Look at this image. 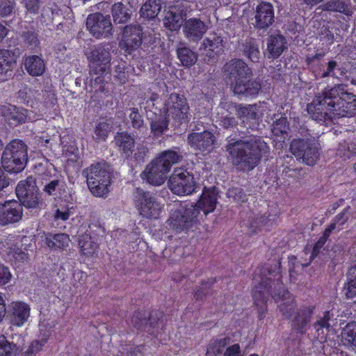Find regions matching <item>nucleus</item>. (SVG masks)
<instances>
[{
  "label": "nucleus",
  "instance_id": "f257e3e1",
  "mask_svg": "<svg viewBox=\"0 0 356 356\" xmlns=\"http://www.w3.org/2000/svg\"><path fill=\"white\" fill-rule=\"evenodd\" d=\"M257 277L260 278L258 284L252 288L254 305L258 310V319L263 320L267 313V302L270 296L275 302H283L290 295V292L282 280L281 262L275 261L273 264H264L254 271L253 280L257 282Z\"/></svg>",
  "mask_w": 356,
  "mask_h": 356
},
{
  "label": "nucleus",
  "instance_id": "f03ea898",
  "mask_svg": "<svg viewBox=\"0 0 356 356\" xmlns=\"http://www.w3.org/2000/svg\"><path fill=\"white\" fill-rule=\"evenodd\" d=\"M217 200L215 187L209 188L204 187L200 199L195 204L184 202L171 213L168 220L169 227L177 233L188 232L196 227L200 211L207 215L215 210Z\"/></svg>",
  "mask_w": 356,
  "mask_h": 356
},
{
  "label": "nucleus",
  "instance_id": "7ed1b4c3",
  "mask_svg": "<svg viewBox=\"0 0 356 356\" xmlns=\"http://www.w3.org/2000/svg\"><path fill=\"white\" fill-rule=\"evenodd\" d=\"M230 160L237 170L251 171L260 162L264 154L269 152V147L260 136L248 140L227 138L225 145Z\"/></svg>",
  "mask_w": 356,
  "mask_h": 356
},
{
  "label": "nucleus",
  "instance_id": "20e7f679",
  "mask_svg": "<svg viewBox=\"0 0 356 356\" xmlns=\"http://www.w3.org/2000/svg\"><path fill=\"white\" fill-rule=\"evenodd\" d=\"M229 77L233 79V90L235 94L246 97H254L261 88V82L252 79V72L248 65L241 59L232 60L228 67Z\"/></svg>",
  "mask_w": 356,
  "mask_h": 356
},
{
  "label": "nucleus",
  "instance_id": "39448f33",
  "mask_svg": "<svg viewBox=\"0 0 356 356\" xmlns=\"http://www.w3.org/2000/svg\"><path fill=\"white\" fill-rule=\"evenodd\" d=\"M295 299L290 293L285 300L278 305V307L282 315L291 321L292 330L298 334H304L310 325L316 306L302 304L295 309Z\"/></svg>",
  "mask_w": 356,
  "mask_h": 356
},
{
  "label": "nucleus",
  "instance_id": "423d86ee",
  "mask_svg": "<svg viewBox=\"0 0 356 356\" xmlns=\"http://www.w3.org/2000/svg\"><path fill=\"white\" fill-rule=\"evenodd\" d=\"M86 178L87 186L95 197L107 195L113 178V170L106 163L97 162L83 170Z\"/></svg>",
  "mask_w": 356,
  "mask_h": 356
},
{
  "label": "nucleus",
  "instance_id": "0eeeda50",
  "mask_svg": "<svg viewBox=\"0 0 356 356\" xmlns=\"http://www.w3.org/2000/svg\"><path fill=\"white\" fill-rule=\"evenodd\" d=\"M28 161L26 145L20 140H13L5 147L1 156V165L9 173L22 171Z\"/></svg>",
  "mask_w": 356,
  "mask_h": 356
},
{
  "label": "nucleus",
  "instance_id": "6e6552de",
  "mask_svg": "<svg viewBox=\"0 0 356 356\" xmlns=\"http://www.w3.org/2000/svg\"><path fill=\"white\" fill-rule=\"evenodd\" d=\"M344 84H337L330 88L329 95L333 104L332 116L353 117L356 113V95L348 92Z\"/></svg>",
  "mask_w": 356,
  "mask_h": 356
},
{
  "label": "nucleus",
  "instance_id": "1a4fd4ad",
  "mask_svg": "<svg viewBox=\"0 0 356 356\" xmlns=\"http://www.w3.org/2000/svg\"><path fill=\"white\" fill-rule=\"evenodd\" d=\"M168 186L172 193L186 196L196 192L197 182L192 170L179 167L174 169L168 179Z\"/></svg>",
  "mask_w": 356,
  "mask_h": 356
},
{
  "label": "nucleus",
  "instance_id": "9d476101",
  "mask_svg": "<svg viewBox=\"0 0 356 356\" xmlns=\"http://www.w3.org/2000/svg\"><path fill=\"white\" fill-rule=\"evenodd\" d=\"M165 107L163 111L166 112V115L172 117L175 127H179L181 124L188 125L191 119L190 108L184 95L171 93L165 104Z\"/></svg>",
  "mask_w": 356,
  "mask_h": 356
},
{
  "label": "nucleus",
  "instance_id": "9b49d317",
  "mask_svg": "<svg viewBox=\"0 0 356 356\" xmlns=\"http://www.w3.org/2000/svg\"><path fill=\"white\" fill-rule=\"evenodd\" d=\"M291 153L308 165H314L320 156L319 144L315 138H293L290 143Z\"/></svg>",
  "mask_w": 356,
  "mask_h": 356
},
{
  "label": "nucleus",
  "instance_id": "f8f14e48",
  "mask_svg": "<svg viewBox=\"0 0 356 356\" xmlns=\"http://www.w3.org/2000/svg\"><path fill=\"white\" fill-rule=\"evenodd\" d=\"M15 193L21 205L29 209L39 208L42 202L40 200L36 179L32 176L21 180L15 188Z\"/></svg>",
  "mask_w": 356,
  "mask_h": 356
},
{
  "label": "nucleus",
  "instance_id": "ddd939ff",
  "mask_svg": "<svg viewBox=\"0 0 356 356\" xmlns=\"http://www.w3.org/2000/svg\"><path fill=\"white\" fill-rule=\"evenodd\" d=\"M330 88L329 87L325 88L322 95L316 97L307 106L308 114L316 122H325L332 118V110L334 107L331 98L334 97L328 94L330 92Z\"/></svg>",
  "mask_w": 356,
  "mask_h": 356
},
{
  "label": "nucleus",
  "instance_id": "4468645a",
  "mask_svg": "<svg viewBox=\"0 0 356 356\" xmlns=\"http://www.w3.org/2000/svg\"><path fill=\"white\" fill-rule=\"evenodd\" d=\"M135 204L140 215L148 219L158 218L163 209L154 195L140 188L136 190Z\"/></svg>",
  "mask_w": 356,
  "mask_h": 356
},
{
  "label": "nucleus",
  "instance_id": "2eb2a0df",
  "mask_svg": "<svg viewBox=\"0 0 356 356\" xmlns=\"http://www.w3.org/2000/svg\"><path fill=\"white\" fill-rule=\"evenodd\" d=\"M86 27L90 33L97 39L108 38L113 33L110 16L100 13L90 14L86 19Z\"/></svg>",
  "mask_w": 356,
  "mask_h": 356
},
{
  "label": "nucleus",
  "instance_id": "dca6fc26",
  "mask_svg": "<svg viewBox=\"0 0 356 356\" xmlns=\"http://www.w3.org/2000/svg\"><path fill=\"white\" fill-rule=\"evenodd\" d=\"M143 31L139 24H130L124 26L122 38L119 42L121 50L131 54L138 50L143 42Z\"/></svg>",
  "mask_w": 356,
  "mask_h": 356
},
{
  "label": "nucleus",
  "instance_id": "f3484780",
  "mask_svg": "<svg viewBox=\"0 0 356 356\" xmlns=\"http://www.w3.org/2000/svg\"><path fill=\"white\" fill-rule=\"evenodd\" d=\"M163 312L156 309L152 311L147 318L145 312H135L130 319L131 325L138 330H145L151 335H154L151 329L156 327L163 318Z\"/></svg>",
  "mask_w": 356,
  "mask_h": 356
},
{
  "label": "nucleus",
  "instance_id": "a211bd4d",
  "mask_svg": "<svg viewBox=\"0 0 356 356\" xmlns=\"http://www.w3.org/2000/svg\"><path fill=\"white\" fill-rule=\"evenodd\" d=\"M88 59L90 70L92 72H107V70L110 67L111 53L104 46L99 44L90 51Z\"/></svg>",
  "mask_w": 356,
  "mask_h": 356
},
{
  "label": "nucleus",
  "instance_id": "6ab92c4d",
  "mask_svg": "<svg viewBox=\"0 0 356 356\" xmlns=\"http://www.w3.org/2000/svg\"><path fill=\"white\" fill-rule=\"evenodd\" d=\"M275 21V13L273 5L266 1H261L254 11V26L257 29L267 30Z\"/></svg>",
  "mask_w": 356,
  "mask_h": 356
},
{
  "label": "nucleus",
  "instance_id": "aec40b11",
  "mask_svg": "<svg viewBox=\"0 0 356 356\" xmlns=\"http://www.w3.org/2000/svg\"><path fill=\"white\" fill-rule=\"evenodd\" d=\"M31 307L24 302L14 301L6 308L7 316L11 325L21 327L25 324L30 316Z\"/></svg>",
  "mask_w": 356,
  "mask_h": 356
},
{
  "label": "nucleus",
  "instance_id": "412c9836",
  "mask_svg": "<svg viewBox=\"0 0 356 356\" xmlns=\"http://www.w3.org/2000/svg\"><path fill=\"white\" fill-rule=\"evenodd\" d=\"M22 207L16 200L0 204V225L5 226L19 221L22 218Z\"/></svg>",
  "mask_w": 356,
  "mask_h": 356
},
{
  "label": "nucleus",
  "instance_id": "4be33fe9",
  "mask_svg": "<svg viewBox=\"0 0 356 356\" xmlns=\"http://www.w3.org/2000/svg\"><path fill=\"white\" fill-rule=\"evenodd\" d=\"M187 140L192 148L201 152H210L213 148L216 138L211 132L204 131L190 133Z\"/></svg>",
  "mask_w": 356,
  "mask_h": 356
},
{
  "label": "nucleus",
  "instance_id": "5701e85b",
  "mask_svg": "<svg viewBox=\"0 0 356 356\" xmlns=\"http://www.w3.org/2000/svg\"><path fill=\"white\" fill-rule=\"evenodd\" d=\"M207 31V26L204 22L197 18L186 19L183 25V32L185 37L190 41H200Z\"/></svg>",
  "mask_w": 356,
  "mask_h": 356
},
{
  "label": "nucleus",
  "instance_id": "b1692460",
  "mask_svg": "<svg viewBox=\"0 0 356 356\" xmlns=\"http://www.w3.org/2000/svg\"><path fill=\"white\" fill-rule=\"evenodd\" d=\"M170 171L165 170L163 165L156 159H154L147 165L143 172L147 182L153 186L162 185L167 178V174Z\"/></svg>",
  "mask_w": 356,
  "mask_h": 356
},
{
  "label": "nucleus",
  "instance_id": "393cba45",
  "mask_svg": "<svg viewBox=\"0 0 356 356\" xmlns=\"http://www.w3.org/2000/svg\"><path fill=\"white\" fill-rule=\"evenodd\" d=\"M114 143L122 156L129 159L132 156L136 143L130 134L127 131L117 132L114 136Z\"/></svg>",
  "mask_w": 356,
  "mask_h": 356
},
{
  "label": "nucleus",
  "instance_id": "a878e982",
  "mask_svg": "<svg viewBox=\"0 0 356 356\" xmlns=\"http://www.w3.org/2000/svg\"><path fill=\"white\" fill-rule=\"evenodd\" d=\"M44 244L52 251L62 252L69 246L70 238L65 233L47 232L42 241Z\"/></svg>",
  "mask_w": 356,
  "mask_h": 356
},
{
  "label": "nucleus",
  "instance_id": "bb28decb",
  "mask_svg": "<svg viewBox=\"0 0 356 356\" xmlns=\"http://www.w3.org/2000/svg\"><path fill=\"white\" fill-rule=\"evenodd\" d=\"M154 117L151 118L150 129L151 134L154 138L162 137L168 129L169 119L165 111L159 109V113L153 112Z\"/></svg>",
  "mask_w": 356,
  "mask_h": 356
},
{
  "label": "nucleus",
  "instance_id": "cd10ccee",
  "mask_svg": "<svg viewBox=\"0 0 356 356\" xmlns=\"http://www.w3.org/2000/svg\"><path fill=\"white\" fill-rule=\"evenodd\" d=\"M286 48L287 42L285 37L282 35H271L269 36L267 42L269 58H278Z\"/></svg>",
  "mask_w": 356,
  "mask_h": 356
},
{
  "label": "nucleus",
  "instance_id": "c85d7f7f",
  "mask_svg": "<svg viewBox=\"0 0 356 356\" xmlns=\"http://www.w3.org/2000/svg\"><path fill=\"white\" fill-rule=\"evenodd\" d=\"M206 51L209 59H215L223 52L222 39L221 37L214 36L213 39L205 38L202 43L201 48Z\"/></svg>",
  "mask_w": 356,
  "mask_h": 356
},
{
  "label": "nucleus",
  "instance_id": "c756f323",
  "mask_svg": "<svg viewBox=\"0 0 356 356\" xmlns=\"http://www.w3.org/2000/svg\"><path fill=\"white\" fill-rule=\"evenodd\" d=\"M106 72H99L93 73L91 72V70H89L91 91L95 94H103L105 97L108 96L109 90L106 87L107 82L105 79Z\"/></svg>",
  "mask_w": 356,
  "mask_h": 356
},
{
  "label": "nucleus",
  "instance_id": "7c9ffc66",
  "mask_svg": "<svg viewBox=\"0 0 356 356\" xmlns=\"http://www.w3.org/2000/svg\"><path fill=\"white\" fill-rule=\"evenodd\" d=\"M321 8L323 10L339 13L348 17L353 15L350 0H328Z\"/></svg>",
  "mask_w": 356,
  "mask_h": 356
},
{
  "label": "nucleus",
  "instance_id": "2f4dec72",
  "mask_svg": "<svg viewBox=\"0 0 356 356\" xmlns=\"http://www.w3.org/2000/svg\"><path fill=\"white\" fill-rule=\"evenodd\" d=\"M289 124L286 117L277 119L272 125L271 131L275 137L274 140L284 143L289 137Z\"/></svg>",
  "mask_w": 356,
  "mask_h": 356
},
{
  "label": "nucleus",
  "instance_id": "473e14b6",
  "mask_svg": "<svg viewBox=\"0 0 356 356\" xmlns=\"http://www.w3.org/2000/svg\"><path fill=\"white\" fill-rule=\"evenodd\" d=\"M341 340L348 349L356 353V321L348 322L343 327Z\"/></svg>",
  "mask_w": 356,
  "mask_h": 356
},
{
  "label": "nucleus",
  "instance_id": "72a5a7b5",
  "mask_svg": "<svg viewBox=\"0 0 356 356\" xmlns=\"http://www.w3.org/2000/svg\"><path fill=\"white\" fill-rule=\"evenodd\" d=\"M24 65L27 72L33 76H40L45 71L44 60L37 55L28 56L25 60Z\"/></svg>",
  "mask_w": 356,
  "mask_h": 356
},
{
  "label": "nucleus",
  "instance_id": "f704fd0d",
  "mask_svg": "<svg viewBox=\"0 0 356 356\" xmlns=\"http://www.w3.org/2000/svg\"><path fill=\"white\" fill-rule=\"evenodd\" d=\"M81 254L87 257L93 256L99 249V244L90 234H83L79 240Z\"/></svg>",
  "mask_w": 356,
  "mask_h": 356
},
{
  "label": "nucleus",
  "instance_id": "c9c22d12",
  "mask_svg": "<svg viewBox=\"0 0 356 356\" xmlns=\"http://www.w3.org/2000/svg\"><path fill=\"white\" fill-rule=\"evenodd\" d=\"M182 24V15L175 8H170L163 18V25L168 30L173 31L180 29Z\"/></svg>",
  "mask_w": 356,
  "mask_h": 356
},
{
  "label": "nucleus",
  "instance_id": "e433bc0d",
  "mask_svg": "<svg viewBox=\"0 0 356 356\" xmlns=\"http://www.w3.org/2000/svg\"><path fill=\"white\" fill-rule=\"evenodd\" d=\"M180 159L181 156L177 152L168 149L161 152L155 159L163 165L165 170L170 171L172 166L178 163Z\"/></svg>",
  "mask_w": 356,
  "mask_h": 356
},
{
  "label": "nucleus",
  "instance_id": "4c0bfd02",
  "mask_svg": "<svg viewBox=\"0 0 356 356\" xmlns=\"http://www.w3.org/2000/svg\"><path fill=\"white\" fill-rule=\"evenodd\" d=\"M161 8L160 0H148L140 8V16L147 19H154Z\"/></svg>",
  "mask_w": 356,
  "mask_h": 356
},
{
  "label": "nucleus",
  "instance_id": "58836bf2",
  "mask_svg": "<svg viewBox=\"0 0 356 356\" xmlns=\"http://www.w3.org/2000/svg\"><path fill=\"white\" fill-rule=\"evenodd\" d=\"M343 291L346 298H353L356 296V266L348 269Z\"/></svg>",
  "mask_w": 356,
  "mask_h": 356
},
{
  "label": "nucleus",
  "instance_id": "ea45409f",
  "mask_svg": "<svg viewBox=\"0 0 356 356\" xmlns=\"http://www.w3.org/2000/svg\"><path fill=\"white\" fill-rule=\"evenodd\" d=\"M243 54L252 63H257L260 58L259 45L254 38L246 40L243 44Z\"/></svg>",
  "mask_w": 356,
  "mask_h": 356
},
{
  "label": "nucleus",
  "instance_id": "a19ab883",
  "mask_svg": "<svg viewBox=\"0 0 356 356\" xmlns=\"http://www.w3.org/2000/svg\"><path fill=\"white\" fill-rule=\"evenodd\" d=\"M112 15L116 24L126 23L130 18L129 10L122 2H116L113 5Z\"/></svg>",
  "mask_w": 356,
  "mask_h": 356
},
{
  "label": "nucleus",
  "instance_id": "79ce46f5",
  "mask_svg": "<svg viewBox=\"0 0 356 356\" xmlns=\"http://www.w3.org/2000/svg\"><path fill=\"white\" fill-rule=\"evenodd\" d=\"M238 117L242 120L243 122L256 121L259 119L257 113V107L256 105H238L236 108Z\"/></svg>",
  "mask_w": 356,
  "mask_h": 356
},
{
  "label": "nucleus",
  "instance_id": "37998d69",
  "mask_svg": "<svg viewBox=\"0 0 356 356\" xmlns=\"http://www.w3.org/2000/svg\"><path fill=\"white\" fill-rule=\"evenodd\" d=\"M8 256L13 264L17 267H19L29 259L27 251L26 250H23L22 247L17 245L10 248Z\"/></svg>",
  "mask_w": 356,
  "mask_h": 356
},
{
  "label": "nucleus",
  "instance_id": "c03bdc74",
  "mask_svg": "<svg viewBox=\"0 0 356 356\" xmlns=\"http://www.w3.org/2000/svg\"><path fill=\"white\" fill-rule=\"evenodd\" d=\"M230 340L231 339L229 337H225L211 341L207 346V355L217 356L221 354L223 348L230 343Z\"/></svg>",
  "mask_w": 356,
  "mask_h": 356
},
{
  "label": "nucleus",
  "instance_id": "a18cd8bd",
  "mask_svg": "<svg viewBox=\"0 0 356 356\" xmlns=\"http://www.w3.org/2000/svg\"><path fill=\"white\" fill-rule=\"evenodd\" d=\"M177 54L179 60L184 66L191 67L197 60L196 54L188 47H179Z\"/></svg>",
  "mask_w": 356,
  "mask_h": 356
},
{
  "label": "nucleus",
  "instance_id": "49530a36",
  "mask_svg": "<svg viewBox=\"0 0 356 356\" xmlns=\"http://www.w3.org/2000/svg\"><path fill=\"white\" fill-rule=\"evenodd\" d=\"M324 51H319L317 50L315 54H309L306 56L305 63L307 67L314 71L317 72L321 70L322 66L321 60L325 56Z\"/></svg>",
  "mask_w": 356,
  "mask_h": 356
},
{
  "label": "nucleus",
  "instance_id": "de8ad7c7",
  "mask_svg": "<svg viewBox=\"0 0 356 356\" xmlns=\"http://www.w3.org/2000/svg\"><path fill=\"white\" fill-rule=\"evenodd\" d=\"M279 213L271 214L270 213H265L263 215L257 217L255 220L256 227L257 228H264L265 230H268V227L273 226L277 222Z\"/></svg>",
  "mask_w": 356,
  "mask_h": 356
},
{
  "label": "nucleus",
  "instance_id": "09e8293b",
  "mask_svg": "<svg viewBox=\"0 0 356 356\" xmlns=\"http://www.w3.org/2000/svg\"><path fill=\"white\" fill-rule=\"evenodd\" d=\"M17 347L13 342L8 341L3 335H0V356H15Z\"/></svg>",
  "mask_w": 356,
  "mask_h": 356
},
{
  "label": "nucleus",
  "instance_id": "8fccbe9b",
  "mask_svg": "<svg viewBox=\"0 0 356 356\" xmlns=\"http://www.w3.org/2000/svg\"><path fill=\"white\" fill-rule=\"evenodd\" d=\"M216 281L217 280L216 277L208 279L207 281H202L201 286H200L195 291V298L197 300H203L207 295L209 294L211 286L216 282Z\"/></svg>",
  "mask_w": 356,
  "mask_h": 356
},
{
  "label": "nucleus",
  "instance_id": "3c124183",
  "mask_svg": "<svg viewBox=\"0 0 356 356\" xmlns=\"http://www.w3.org/2000/svg\"><path fill=\"white\" fill-rule=\"evenodd\" d=\"M9 111L10 112L8 118L9 120H12L10 123L19 124L25 122L27 117V110L19 109L17 106H13L9 108Z\"/></svg>",
  "mask_w": 356,
  "mask_h": 356
},
{
  "label": "nucleus",
  "instance_id": "603ef678",
  "mask_svg": "<svg viewBox=\"0 0 356 356\" xmlns=\"http://www.w3.org/2000/svg\"><path fill=\"white\" fill-rule=\"evenodd\" d=\"M129 115V121L131 127L136 130L140 131L142 129L145 128L144 124L143 117L140 114L137 108H131Z\"/></svg>",
  "mask_w": 356,
  "mask_h": 356
},
{
  "label": "nucleus",
  "instance_id": "864d4df0",
  "mask_svg": "<svg viewBox=\"0 0 356 356\" xmlns=\"http://www.w3.org/2000/svg\"><path fill=\"white\" fill-rule=\"evenodd\" d=\"M114 79L120 85L124 84L128 81L129 75L125 62H120L115 65Z\"/></svg>",
  "mask_w": 356,
  "mask_h": 356
},
{
  "label": "nucleus",
  "instance_id": "5fc2aeb1",
  "mask_svg": "<svg viewBox=\"0 0 356 356\" xmlns=\"http://www.w3.org/2000/svg\"><path fill=\"white\" fill-rule=\"evenodd\" d=\"M13 60L9 50L0 49V74L7 72L11 67Z\"/></svg>",
  "mask_w": 356,
  "mask_h": 356
},
{
  "label": "nucleus",
  "instance_id": "6e6d98bb",
  "mask_svg": "<svg viewBox=\"0 0 356 356\" xmlns=\"http://www.w3.org/2000/svg\"><path fill=\"white\" fill-rule=\"evenodd\" d=\"M333 317V314H331L330 311H325L323 312V316L318 319L314 324V327L316 332L323 331L325 328L327 331L330 330L331 325L330 323V320Z\"/></svg>",
  "mask_w": 356,
  "mask_h": 356
},
{
  "label": "nucleus",
  "instance_id": "4d7b16f0",
  "mask_svg": "<svg viewBox=\"0 0 356 356\" xmlns=\"http://www.w3.org/2000/svg\"><path fill=\"white\" fill-rule=\"evenodd\" d=\"M96 140H106L109 133V124L106 122H99L94 130Z\"/></svg>",
  "mask_w": 356,
  "mask_h": 356
},
{
  "label": "nucleus",
  "instance_id": "13d9d810",
  "mask_svg": "<svg viewBox=\"0 0 356 356\" xmlns=\"http://www.w3.org/2000/svg\"><path fill=\"white\" fill-rule=\"evenodd\" d=\"M24 42L31 49L38 47L40 41L38 34L34 31H27L22 34Z\"/></svg>",
  "mask_w": 356,
  "mask_h": 356
},
{
  "label": "nucleus",
  "instance_id": "bf43d9fd",
  "mask_svg": "<svg viewBox=\"0 0 356 356\" xmlns=\"http://www.w3.org/2000/svg\"><path fill=\"white\" fill-rule=\"evenodd\" d=\"M337 155L343 160L350 159L354 156V154L352 153L351 148L348 145V142L344 140L343 142L339 143L337 149Z\"/></svg>",
  "mask_w": 356,
  "mask_h": 356
},
{
  "label": "nucleus",
  "instance_id": "052dcab7",
  "mask_svg": "<svg viewBox=\"0 0 356 356\" xmlns=\"http://www.w3.org/2000/svg\"><path fill=\"white\" fill-rule=\"evenodd\" d=\"M15 6V0H0V15L2 17L10 15Z\"/></svg>",
  "mask_w": 356,
  "mask_h": 356
},
{
  "label": "nucleus",
  "instance_id": "680f3d73",
  "mask_svg": "<svg viewBox=\"0 0 356 356\" xmlns=\"http://www.w3.org/2000/svg\"><path fill=\"white\" fill-rule=\"evenodd\" d=\"M49 340V335L42 337L40 340L33 341L28 347L29 352L31 353L34 356L40 351L42 347L47 343Z\"/></svg>",
  "mask_w": 356,
  "mask_h": 356
},
{
  "label": "nucleus",
  "instance_id": "e2e57ef3",
  "mask_svg": "<svg viewBox=\"0 0 356 356\" xmlns=\"http://www.w3.org/2000/svg\"><path fill=\"white\" fill-rule=\"evenodd\" d=\"M350 209V206L346 207L332 219L331 222L334 223L336 227L337 225L339 226L343 225L348 220V214L349 213Z\"/></svg>",
  "mask_w": 356,
  "mask_h": 356
},
{
  "label": "nucleus",
  "instance_id": "0e129e2a",
  "mask_svg": "<svg viewBox=\"0 0 356 356\" xmlns=\"http://www.w3.org/2000/svg\"><path fill=\"white\" fill-rule=\"evenodd\" d=\"M87 232H88V234L91 235L92 238L95 239L99 236H103L105 234L104 228L96 222H92L90 224Z\"/></svg>",
  "mask_w": 356,
  "mask_h": 356
},
{
  "label": "nucleus",
  "instance_id": "69168bd1",
  "mask_svg": "<svg viewBox=\"0 0 356 356\" xmlns=\"http://www.w3.org/2000/svg\"><path fill=\"white\" fill-rule=\"evenodd\" d=\"M12 277L8 267L0 264V286L8 284Z\"/></svg>",
  "mask_w": 356,
  "mask_h": 356
},
{
  "label": "nucleus",
  "instance_id": "338daca9",
  "mask_svg": "<svg viewBox=\"0 0 356 356\" xmlns=\"http://www.w3.org/2000/svg\"><path fill=\"white\" fill-rule=\"evenodd\" d=\"M27 12L31 14L38 13L40 4V0H22Z\"/></svg>",
  "mask_w": 356,
  "mask_h": 356
},
{
  "label": "nucleus",
  "instance_id": "774afa93",
  "mask_svg": "<svg viewBox=\"0 0 356 356\" xmlns=\"http://www.w3.org/2000/svg\"><path fill=\"white\" fill-rule=\"evenodd\" d=\"M327 242V240L323 239L322 237H319L318 241L315 243L314 245V247L312 248L311 254H310V261L309 263L313 261L321 252L322 248L325 245V243Z\"/></svg>",
  "mask_w": 356,
  "mask_h": 356
}]
</instances>
